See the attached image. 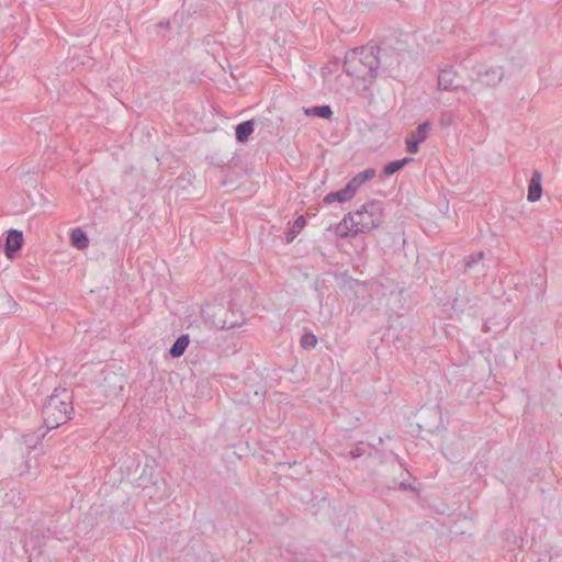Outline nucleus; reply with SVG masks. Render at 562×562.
I'll use <instances>...</instances> for the list:
<instances>
[{
	"instance_id": "obj_8",
	"label": "nucleus",
	"mask_w": 562,
	"mask_h": 562,
	"mask_svg": "<svg viewBox=\"0 0 562 562\" xmlns=\"http://www.w3.org/2000/svg\"><path fill=\"white\" fill-rule=\"evenodd\" d=\"M438 87L446 91L457 90L461 87L457 80V74L453 67L450 66L440 70L438 75Z\"/></svg>"
},
{
	"instance_id": "obj_10",
	"label": "nucleus",
	"mask_w": 562,
	"mask_h": 562,
	"mask_svg": "<svg viewBox=\"0 0 562 562\" xmlns=\"http://www.w3.org/2000/svg\"><path fill=\"white\" fill-rule=\"evenodd\" d=\"M255 130V121L248 120L239 123L235 127V136L238 143H246Z\"/></svg>"
},
{
	"instance_id": "obj_18",
	"label": "nucleus",
	"mask_w": 562,
	"mask_h": 562,
	"mask_svg": "<svg viewBox=\"0 0 562 562\" xmlns=\"http://www.w3.org/2000/svg\"><path fill=\"white\" fill-rule=\"evenodd\" d=\"M356 176H376V169L367 168V169L358 172Z\"/></svg>"
},
{
	"instance_id": "obj_1",
	"label": "nucleus",
	"mask_w": 562,
	"mask_h": 562,
	"mask_svg": "<svg viewBox=\"0 0 562 562\" xmlns=\"http://www.w3.org/2000/svg\"><path fill=\"white\" fill-rule=\"evenodd\" d=\"M383 221V209L378 202H368L355 213L346 215L336 226V234L340 237L355 236L368 233Z\"/></svg>"
},
{
	"instance_id": "obj_22",
	"label": "nucleus",
	"mask_w": 562,
	"mask_h": 562,
	"mask_svg": "<svg viewBox=\"0 0 562 562\" xmlns=\"http://www.w3.org/2000/svg\"><path fill=\"white\" fill-rule=\"evenodd\" d=\"M445 122H447V119H443V116L441 117V124H445Z\"/></svg>"
},
{
	"instance_id": "obj_13",
	"label": "nucleus",
	"mask_w": 562,
	"mask_h": 562,
	"mask_svg": "<svg viewBox=\"0 0 562 562\" xmlns=\"http://www.w3.org/2000/svg\"><path fill=\"white\" fill-rule=\"evenodd\" d=\"M71 245L78 249H85L89 245V238L81 228H75L70 235Z\"/></svg>"
},
{
	"instance_id": "obj_11",
	"label": "nucleus",
	"mask_w": 562,
	"mask_h": 562,
	"mask_svg": "<svg viewBox=\"0 0 562 562\" xmlns=\"http://www.w3.org/2000/svg\"><path fill=\"white\" fill-rule=\"evenodd\" d=\"M413 160L414 159L411 157L392 160L383 166L382 173L380 176H392L395 172H398L405 165L412 162Z\"/></svg>"
},
{
	"instance_id": "obj_12",
	"label": "nucleus",
	"mask_w": 562,
	"mask_h": 562,
	"mask_svg": "<svg viewBox=\"0 0 562 562\" xmlns=\"http://www.w3.org/2000/svg\"><path fill=\"white\" fill-rule=\"evenodd\" d=\"M303 110L307 116H317L327 120H329L333 116V110L327 104L303 108Z\"/></svg>"
},
{
	"instance_id": "obj_9",
	"label": "nucleus",
	"mask_w": 562,
	"mask_h": 562,
	"mask_svg": "<svg viewBox=\"0 0 562 562\" xmlns=\"http://www.w3.org/2000/svg\"><path fill=\"white\" fill-rule=\"evenodd\" d=\"M23 243L22 233L18 231H11L8 234L7 243H5V254L7 257L11 258L15 251H18Z\"/></svg>"
},
{
	"instance_id": "obj_15",
	"label": "nucleus",
	"mask_w": 562,
	"mask_h": 562,
	"mask_svg": "<svg viewBox=\"0 0 562 562\" xmlns=\"http://www.w3.org/2000/svg\"><path fill=\"white\" fill-rule=\"evenodd\" d=\"M189 345V337L187 335L180 336L170 349V355L173 358H178L183 355Z\"/></svg>"
},
{
	"instance_id": "obj_21",
	"label": "nucleus",
	"mask_w": 562,
	"mask_h": 562,
	"mask_svg": "<svg viewBox=\"0 0 562 562\" xmlns=\"http://www.w3.org/2000/svg\"><path fill=\"white\" fill-rule=\"evenodd\" d=\"M445 122H447V119H443V116L441 117V124H445Z\"/></svg>"
},
{
	"instance_id": "obj_16",
	"label": "nucleus",
	"mask_w": 562,
	"mask_h": 562,
	"mask_svg": "<svg viewBox=\"0 0 562 562\" xmlns=\"http://www.w3.org/2000/svg\"><path fill=\"white\" fill-rule=\"evenodd\" d=\"M317 344V338L313 334H305L301 338V345L303 348L310 349L315 347Z\"/></svg>"
},
{
	"instance_id": "obj_17",
	"label": "nucleus",
	"mask_w": 562,
	"mask_h": 562,
	"mask_svg": "<svg viewBox=\"0 0 562 562\" xmlns=\"http://www.w3.org/2000/svg\"><path fill=\"white\" fill-rule=\"evenodd\" d=\"M305 224H306V220H305V217H304L303 215L299 216V217L294 221V223H293V226H292V234L294 235V234L300 233V232L303 229V227L305 226Z\"/></svg>"
},
{
	"instance_id": "obj_19",
	"label": "nucleus",
	"mask_w": 562,
	"mask_h": 562,
	"mask_svg": "<svg viewBox=\"0 0 562 562\" xmlns=\"http://www.w3.org/2000/svg\"><path fill=\"white\" fill-rule=\"evenodd\" d=\"M158 27H169V21L160 22L157 24Z\"/></svg>"
},
{
	"instance_id": "obj_3",
	"label": "nucleus",
	"mask_w": 562,
	"mask_h": 562,
	"mask_svg": "<svg viewBox=\"0 0 562 562\" xmlns=\"http://www.w3.org/2000/svg\"><path fill=\"white\" fill-rule=\"evenodd\" d=\"M72 396L66 389H56L44 403L42 415L47 430L66 424L72 416Z\"/></svg>"
},
{
	"instance_id": "obj_20",
	"label": "nucleus",
	"mask_w": 562,
	"mask_h": 562,
	"mask_svg": "<svg viewBox=\"0 0 562 562\" xmlns=\"http://www.w3.org/2000/svg\"><path fill=\"white\" fill-rule=\"evenodd\" d=\"M532 176H535V177L541 176V172L539 170L535 169L532 171Z\"/></svg>"
},
{
	"instance_id": "obj_7",
	"label": "nucleus",
	"mask_w": 562,
	"mask_h": 562,
	"mask_svg": "<svg viewBox=\"0 0 562 562\" xmlns=\"http://www.w3.org/2000/svg\"><path fill=\"white\" fill-rule=\"evenodd\" d=\"M431 123L425 121L420 123L417 128L406 138V149L411 154H416L419 145L427 139L428 132L430 131Z\"/></svg>"
},
{
	"instance_id": "obj_2",
	"label": "nucleus",
	"mask_w": 562,
	"mask_h": 562,
	"mask_svg": "<svg viewBox=\"0 0 562 562\" xmlns=\"http://www.w3.org/2000/svg\"><path fill=\"white\" fill-rule=\"evenodd\" d=\"M373 52L371 44H368L348 52L344 59V71L362 80L364 89L369 88L379 75V58Z\"/></svg>"
},
{
	"instance_id": "obj_4",
	"label": "nucleus",
	"mask_w": 562,
	"mask_h": 562,
	"mask_svg": "<svg viewBox=\"0 0 562 562\" xmlns=\"http://www.w3.org/2000/svg\"><path fill=\"white\" fill-rule=\"evenodd\" d=\"M479 82L485 87H496L505 77V70L502 66H487L479 64L472 69Z\"/></svg>"
},
{
	"instance_id": "obj_14",
	"label": "nucleus",
	"mask_w": 562,
	"mask_h": 562,
	"mask_svg": "<svg viewBox=\"0 0 562 562\" xmlns=\"http://www.w3.org/2000/svg\"><path fill=\"white\" fill-rule=\"evenodd\" d=\"M542 196V186L539 181V178H531L528 186V194L527 199L530 202H537Z\"/></svg>"
},
{
	"instance_id": "obj_5",
	"label": "nucleus",
	"mask_w": 562,
	"mask_h": 562,
	"mask_svg": "<svg viewBox=\"0 0 562 562\" xmlns=\"http://www.w3.org/2000/svg\"><path fill=\"white\" fill-rule=\"evenodd\" d=\"M374 55L379 58V69L383 71H391L400 65V53L393 47H381L380 45H372Z\"/></svg>"
},
{
	"instance_id": "obj_6",
	"label": "nucleus",
	"mask_w": 562,
	"mask_h": 562,
	"mask_svg": "<svg viewBox=\"0 0 562 562\" xmlns=\"http://www.w3.org/2000/svg\"><path fill=\"white\" fill-rule=\"evenodd\" d=\"M361 184H362L361 178H351V180L345 186L344 189H341L337 192L328 193L324 198V202L327 204H330L334 202H339V203L347 202L355 196L356 192L361 187Z\"/></svg>"
}]
</instances>
